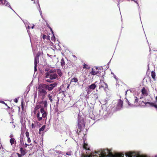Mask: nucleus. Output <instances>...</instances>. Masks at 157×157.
<instances>
[{"mask_svg":"<svg viewBox=\"0 0 157 157\" xmlns=\"http://www.w3.org/2000/svg\"><path fill=\"white\" fill-rule=\"evenodd\" d=\"M127 101H128L127 102H128V105H131V104L128 101V100H127Z\"/></svg>","mask_w":157,"mask_h":157,"instance_id":"6e6d98bb","label":"nucleus"},{"mask_svg":"<svg viewBox=\"0 0 157 157\" xmlns=\"http://www.w3.org/2000/svg\"><path fill=\"white\" fill-rule=\"evenodd\" d=\"M46 35L44 34L43 35V38L44 39L45 38V37H46Z\"/></svg>","mask_w":157,"mask_h":157,"instance_id":"a18cd8bd","label":"nucleus"},{"mask_svg":"<svg viewBox=\"0 0 157 157\" xmlns=\"http://www.w3.org/2000/svg\"><path fill=\"white\" fill-rule=\"evenodd\" d=\"M96 153L98 154L99 156L97 155H94V157H124L123 154L117 153L113 155V153L108 149H104L101 151L96 152Z\"/></svg>","mask_w":157,"mask_h":157,"instance_id":"f257e3e1","label":"nucleus"},{"mask_svg":"<svg viewBox=\"0 0 157 157\" xmlns=\"http://www.w3.org/2000/svg\"><path fill=\"white\" fill-rule=\"evenodd\" d=\"M95 98L96 99H97L98 98V95H97V94H95Z\"/></svg>","mask_w":157,"mask_h":157,"instance_id":"de8ad7c7","label":"nucleus"},{"mask_svg":"<svg viewBox=\"0 0 157 157\" xmlns=\"http://www.w3.org/2000/svg\"><path fill=\"white\" fill-rule=\"evenodd\" d=\"M33 26L31 27V28H32V29H33L34 28V26H35L34 25H33Z\"/></svg>","mask_w":157,"mask_h":157,"instance_id":"5fc2aeb1","label":"nucleus"},{"mask_svg":"<svg viewBox=\"0 0 157 157\" xmlns=\"http://www.w3.org/2000/svg\"><path fill=\"white\" fill-rule=\"evenodd\" d=\"M33 142L35 144H36L37 143L36 142V141L35 140H34Z\"/></svg>","mask_w":157,"mask_h":157,"instance_id":"bf43d9fd","label":"nucleus"},{"mask_svg":"<svg viewBox=\"0 0 157 157\" xmlns=\"http://www.w3.org/2000/svg\"><path fill=\"white\" fill-rule=\"evenodd\" d=\"M103 69H91L90 74L92 75H97L99 76H102L101 73L103 72Z\"/></svg>","mask_w":157,"mask_h":157,"instance_id":"39448f33","label":"nucleus"},{"mask_svg":"<svg viewBox=\"0 0 157 157\" xmlns=\"http://www.w3.org/2000/svg\"><path fill=\"white\" fill-rule=\"evenodd\" d=\"M20 151L23 156L25 155L26 152V149H24L22 147H21L20 148Z\"/></svg>","mask_w":157,"mask_h":157,"instance_id":"4468645a","label":"nucleus"},{"mask_svg":"<svg viewBox=\"0 0 157 157\" xmlns=\"http://www.w3.org/2000/svg\"><path fill=\"white\" fill-rule=\"evenodd\" d=\"M146 104H148L151 107H154L157 111V105L153 102H147Z\"/></svg>","mask_w":157,"mask_h":157,"instance_id":"ddd939ff","label":"nucleus"},{"mask_svg":"<svg viewBox=\"0 0 157 157\" xmlns=\"http://www.w3.org/2000/svg\"><path fill=\"white\" fill-rule=\"evenodd\" d=\"M25 134V135H26V136L27 137V138H28V137H29V132L27 131L26 132Z\"/></svg>","mask_w":157,"mask_h":157,"instance_id":"473e14b6","label":"nucleus"},{"mask_svg":"<svg viewBox=\"0 0 157 157\" xmlns=\"http://www.w3.org/2000/svg\"><path fill=\"white\" fill-rule=\"evenodd\" d=\"M61 65L62 67L65 65V62L63 58L61 60Z\"/></svg>","mask_w":157,"mask_h":157,"instance_id":"bb28decb","label":"nucleus"},{"mask_svg":"<svg viewBox=\"0 0 157 157\" xmlns=\"http://www.w3.org/2000/svg\"><path fill=\"white\" fill-rule=\"evenodd\" d=\"M46 25H47V27L48 28V27H50L49 25V24L48 23H46Z\"/></svg>","mask_w":157,"mask_h":157,"instance_id":"3c124183","label":"nucleus"},{"mask_svg":"<svg viewBox=\"0 0 157 157\" xmlns=\"http://www.w3.org/2000/svg\"><path fill=\"white\" fill-rule=\"evenodd\" d=\"M97 82H96L92 84L91 85H90V86H88L89 88L90 89H92V90H94L95 88L96 87V86L95 84V83H96Z\"/></svg>","mask_w":157,"mask_h":157,"instance_id":"dca6fc26","label":"nucleus"},{"mask_svg":"<svg viewBox=\"0 0 157 157\" xmlns=\"http://www.w3.org/2000/svg\"><path fill=\"white\" fill-rule=\"evenodd\" d=\"M18 98L17 99V98H16L14 100V101L16 103H17L18 102Z\"/></svg>","mask_w":157,"mask_h":157,"instance_id":"37998d69","label":"nucleus"},{"mask_svg":"<svg viewBox=\"0 0 157 157\" xmlns=\"http://www.w3.org/2000/svg\"><path fill=\"white\" fill-rule=\"evenodd\" d=\"M16 154L17 155L18 157H22L23 156L21 154H20L18 153H17Z\"/></svg>","mask_w":157,"mask_h":157,"instance_id":"4c0bfd02","label":"nucleus"},{"mask_svg":"<svg viewBox=\"0 0 157 157\" xmlns=\"http://www.w3.org/2000/svg\"><path fill=\"white\" fill-rule=\"evenodd\" d=\"M53 95L51 94H48V97L49 98V100L50 101L52 102L53 101V99L52 98Z\"/></svg>","mask_w":157,"mask_h":157,"instance_id":"393cba45","label":"nucleus"},{"mask_svg":"<svg viewBox=\"0 0 157 157\" xmlns=\"http://www.w3.org/2000/svg\"><path fill=\"white\" fill-rule=\"evenodd\" d=\"M155 100H156V101L157 102V96H156L155 97Z\"/></svg>","mask_w":157,"mask_h":157,"instance_id":"13d9d810","label":"nucleus"},{"mask_svg":"<svg viewBox=\"0 0 157 157\" xmlns=\"http://www.w3.org/2000/svg\"><path fill=\"white\" fill-rule=\"evenodd\" d=\"M136 98L134 100V102L136 103V104L137 103V102H138V99L136 97Z\"/></svg>","mask_w":157,"mask_h":157,"instance_id":"c9c22d12","label":"nucleus"},{"mask_svg":"<svg viewBox=\"0 0 157 157\" xmlns=\"http://www.w3.org/2000/svg\"><path fill=\"white\" fill-rule=\"evenodd\" d=\"M67 155H71V152H67L66 154Z\"/></svg>","mask_w":157,"mask_h":157,"instance_id":"58836bf2","label":"nucleus"},{"mask_svg":"<svg viewBox=\"0 0 157 157\" xmlns=\"http://www.w3.org/2000/svg\"><path fill=\"white\" fill-rule=\"evenodd\" d=\"M83 147L84 149H85L86 150H90V148L89 147L88 144L86 143H85V142H84Z\"/></svg>","mask_w":157,"mask_h":157,"instance_id":"a211bd4d","label":"nucleus"},{"mask_svg":"<svg viewBox=\"0 0 157 157\" xmlns=\"http://www.w3.org/2000/svg\"><path fill=\"white\" fill-rule=\"evenodd\" d=\"M38 108H39L38 107V106H37L36 107H35L34 108V110H35V111L34 112V114H36V111Z\"/></svg>","mask_w":157,"mask_h":157,"instance_id":"72a5a7b5","label":"nucleus"},{"mask_svg":"<svg viewBox=\"0 0 157 157\" xmlns=\"http://www.w3.org/2000/svg\"><path fill=\"white\" fill-rule=\"evenodd\" d=\"M151 76L154 81H155V73L154 71H152L151 72Z\"/></svg>","mask_w":157,"mask_h":157,"instance_id":"6ab92c4d","label":"nucleus"},{"mask_svg":"<svg viewBox=\"0 0 157 157\" xmlns=\"http://www.w3.org/2000/svg\"><path fill=\"white\" fill-rule=\"evenodd\" d=\"M53 37H51V40H55V37L54 36V34H53Z\"/></svg>","mask_w":157,"mask_h":157,"instance_id":"79ce46f5","label":"nucleus"},{"mask_svg":"<svg viewBox=\"0 0 157 157\" xmlns=\"http://www.w3.org/2000/svg\"><path fill=\"white\" fill-rule=\"evenodd\" d=\"M43 85L42 84H40L38 88V96L41 97L42 100L44 99L46 95L47 94V92L45 88H43Z\"/></svg>","mask_w":157,"mask_h":157,"instance_id":"f03ea898","label":"nucleus"},{"mask_svg":"<svg viewBox=\"0 0 157 157\" xmlns=\"http://www.w3.org/2000/svg\"><path fill=\"white\" fill-rule=\"evenodd\" d=\"M36 116L38 118V121H40L42 120V116H41L40 115V112L39 111L38 112V113L36 114Z\"/></svg>","mask_w":157,"mask_h":157,"instance_id":"f3484780","label":"nucleus"},{"mask_svg":"<svg viewBox=\"0 0 157 157\" xmlns=\"http://www.w3.org/2000/svg\"><path fill=\"white\" fill-rule=\"evenodd\" d=\"M0 103H2V104H4V103H5V102H4V101H0Z\"/></svg>","mask_w":157,"mask_h":157,"instance_id":"09e8293b","label":"nucleus"},{"mask_svg":"<svg viewBox=\"0 0 157 157\" xmlns=\"http://www.w3.org/2000/svg\"><path fill=\"white\" fill-rule=\"evenodd\" d=\"M0 2H1V4L2 5H4L5 6H6L8 7H10L11 10H12L13 11H14L11 8L10 6V5L9 3L6 0H0Z\"/></svg>","mask_w":157,"mask_h":157,"instance_id":"1a4fd4ad","label":"nucleus"},{"mask_svg":"<svg viewBox=\"0 0 157 157\" xmlns=\"http://www.w3.org/2000/svg\"><path fill=\"white\" fill-rule=\"evenodd\" d=\"M134 2H136V3L138 4V3L136 1H134Z\"/></svg>","mask_w":157,"mask_h":157,"instance_id":"338daca9","label":"nucleus"},{"mask_svg":"<svg viewBox=\"0 0 157 157\" xmlns=\"http://www.w3.org/2000/svg\"><path fill=\"white\" fill-rule=\"evenodd\" d=\"M25 26H26V27L27 29V32H28V33L29 34V29L30 28V27L29 25H28L27 24L26 25L25 24Z\"/></svg>","mask_w":157,"mask_h":157,"instance_id":"c85d7f7f","label":"nucleus"},{"mask_svg":"<svg viewBox=\"0 0 157 157\" xmlns=\"http://www.w3.org/2000/svg\"><path fill=\"white\" fill-rule=\"evenodd\" d=\"M27 142L28 143H29L31 142V140L30 137L27 138Z\"/></svg>","mask_w":157,"mask_h":157,"instance_id":"e433bc0d","label":"nucleus"},{"mask_svg":"<svg viewBox=\"0 0 157 157\" xmlns=\"http://www.w3.org/2000/svg\"><path fill=\"white\" fill-rule=\"evenodd\" d=\"M147 102H144V101H142L140 103V102L139 103V105L140 106H143L144 107H145L146 106V105L147 104H146Z\"/></svg>","mask_w":157,"mask_h":157,"instance_id":"aec40b11","label":"nucleus"},{"mask_svg":"<svg viewBox=\"0 0 157 157\" xmlns=\"http://www.w3.org/2000/svg\"><path fill=\"white\" fill-rule=\"evenodd\" d=\"M39 11L40 12V15L41 17H42L43 16H42V11H41V9H40V7H39Z\"/></svg>","mask_w":157,"mask_h":157,"instance_id":"f704fd0d","label":"nucleus"},{"mask_svg":"<svg viewBox=\"0 0 157 157\" xmlns=\"http://www.w3.org/2000/svg\"><path fill=\"white\" fill-rule=\"evenodd\" d=\"M10 142L12 146H13V144L15 145L16 144V140L14 138H10Z\"/></svg>","mask_w":157,"mask_h":157,"instance_id":"2eb2a0df","label":"nucleus"},{"mask_svg":"<svg viewBox=\"0 0 157 157\" xmlns=\"http://www.w3.org/2000/svg\"><path fill=\"white\" fill-rule=\"evenodd\" d=\"M37 69H34V70H35V71H37Z\"/></svg>","mask_w":157,"mask_h":157,"instance_id":"774afa93","label":"nucleus"},{"mask_svg":"<svg viewBox=\"0 0 157 157\" xmlns=\"http://www.w3.org/2000/svg\"><path fill=\"white\" fill-rule=\"evenodd\" d=\"M43 85V88H45L46 90H48L49 91H51L53 89L56 87L57 83L56 82H54L53 83L50 84L49 85H48L46 84L42 83Z\"/></svg>","mask_w":157,"mask_h":157,"instance_id":"20e7f679","label":"nucleus"},{"mask_svg":"<svg viewBox=\"0 0 157 157\" xmlns=\"http://www.w3.org/2000/svg\"><path fill=\"white\" fill-rule=\"evenodd\" d=\"M39 60V56H36L35 58V60H34V69H37V64L38 62H39L38 61Z\"/></svg>","mask_w":157,"mask_h":157,"instance_id":"f8f14e48","label":"nucleus"},{"mask_svg":"<svg viewBox=\"0 0 157 157\" xmlns=\"http://www.w3.org/2000/svg\"><path fill=\"white\" fill-rule=\"evenodd\" d=\"M82 157H88V156L85 155H82Z\"/></svg>","mask_w":157,"mask_h":157,"instance_id":"8fccbe9b","label":"nucleus"},{"mask_svg":"<svg viewBox=\"0 0 157 157\" xmlns=\"http://www.w3.org/2000/svg\"><path fill=\"white\" fill-rule=\"evenodd\" d=\"M99 67V68L100 69V68H101L102 69H103V67H102V66H101V67Z\"/></svg>","mask_w":157,"mask_h":157,"instance_id":"052dcab7","label":"nucleus"},{"mask_svg":"<svg viewBox=\"0 0 157 157\" xmlns=\"http://www.w3.org/2000/svg\"><path fill=\"white\" fill-rule=\"evenodd\" d=\"M4 104L5 105H6V106H8V105H7V104H6V103H4Z\"/></svg>","mask_w":157,"mask_h":157,"instance_id":"0e129e2a","label":"nucleus"},{"mask_svg":"<svg viewBox=\"0 0 157 157\" xmlns=\"http://www.w3.org/2000/svg\"><path fill=\"white\" fill-rule=\"evenodd\" d=\"M48 28L50 29L51 30V29H52V28L50 26L49 27H48Z\"/></svg>","mask_w":157,"mask_h":157,"instance_id":"680f3d73","label":"nucleus"},{"mask_svg":"<svg viewBox=\"0 0 157 157\" xmlns=\"http://www.w3.org/2000/svg\"><path fill=\"white\" fill-rule=\"evenodd\" d=\"M40 112L42 114V117L43 118H45L46 117L47 114L46 112L44 111V109L43 108H41Z\"/></svg>","mask_w":157,"mask_h":157,"instance_id":"9b49d317","label":"nucleus"},{"mask_svg":"<svg viewBox=\"0 0 157 157\" xmlns=\"http://www.w3.org/2000/svg\"><path fill=\"white\" fill-rule=\"evenodd\" d=\"M123 105V101L121 99H119L118 100V103L116 107V111H117L120 109L122 107Z\"/></svg>","mask_w":157,"mask_h":157,"instance_id":"6e6552de","label":"nucleus"},{"mask_svg":"<svg viewBox=\"0 0 157 157\" xmlns=\"http://www.w3.org/2000/svg\"><path fill=\"white\" fill-rule=\"evenodd\" d=\"M45 127V125H43L41 128H40L39 130V133L40 134V132L41 131H43L44 130Z\"/></svg>","mask_w":157,"mask_h":157,"instance_id":"a878e982","label":"nucleus"},{"mask_svg":"<svg viewBox=\"0 0 157 157\" xmlns=\"http://www.w3.org/2000/svg\"><path fill=\"white\" fill-rule=\"evenodd\" d=\"M142 95L143 96H146L148 94V90L145 87H143L141 90Z\"/></svg>","mask_w":157,"mask_h":157,"instance_id":"9d476101","label":"nucleus"},{"mask_svg":"<svg viewBox=\"0 0 157 157\" xmlns=\"http://www.w3.org/2000/svg\"><path fill=\"white\" fill-rule=\"evenodd\" d=\"M51 31L52 33L53 34V31L52 30V29H51V30H50Z\"/></svg>","mask_w":157,"mask_h":157,"instance_id":"4d7b16f0","label":"nucleus"},{"mask_svg":"<svg viewBox=\"0 0 157 157\" xmlns=\"http://www.w3.org/2000/svg\"><path fill=\"white\" fill-rule=\"evenodd\" d=\"M95 67V69H98V67Z\"/></svg>","mask_w":157,"mask_h":157,"instance_id":"e2e57ef3","label":"nucleus"},{"mask_svg":"<svg viewBox=\"0 0 157 157\" xmlns=\"http://www.w3.org/2000/svg\"><path fill=\"white\" fill-rule=\"evenodd\" d=\"M13 135H12V134H11L10 136V138H13Z\"/></svg>","mask_w":157,"mask_h":157,"instance_id":"49530a36","label":"nucleus"},{"mask_svg":"<svg viewBox=\"0 0 157 157\" xmlns=\"http://www.w3.org/2000/svg\"><path fill=\"white\" fill-rule=\"evenodd\" d=\"M78 79L77 78L75 77H74V78H72L71 80V81L70 83L74 82H78Z\"/></svg>","mask_w":157,"mask_h":157,"instance_id":"4be33fe9","label":"nucleus"},{"mask_svg":"<svg viewBox=\"0 0 157 157\" xmlns=\"http://www.w3.org/2000/svg\"><path fill=\"white\" fill-rule=\"evenodd\" d=\"M125 155L126 156V157H133L132 153L130 152L126 153Z\"/></svg>","mask_w":157,"mask_h":157,"instance_id":"5701e85b","label":"nucleus"},{"mask_svg":"<svg viewBox=\"0 0 157 157\" xmlns=\"http://www.w3.org/2000/svg\"><path fill=\"white\" fill-rule=\"evenodd\" d=\"M43 104L44 105V107H46L47 105V101L46 100H45L44 101H43Z\"/></svg>","mask_w":157,"mask_h":157,"instance_id":"c756f323","label":"nucleus"},{"mask_svg":"<svg viewBox=\"0 0 157 157\" xmlns=\"http://www.w3.org/2000/svg\"><path fill=\"white\" fill-rule=\"evenodd\" d=\"M111 74H112L113 75V77H114V78H115L116 80H117V76H116V75H114V74H113V72H111Z\"/></svg>","mask_w":157,"mask_h":157,"instance_id":"a19ab883","label":"nucleus"},{"mask_svg":"<svg viewBox=\"0 0 157 157\" xmlns=\"http://www.w3.org/2000/svg\"><path fill=\"white\" fill-rule=\"evenodd\" d=\"M47 56H49V57H51V56H51V55H50L49 54H47Z\"/></svg>","mask_w":157,"mask_h":157,"instance_id":"864d4df0","label":"nucleus"},{"mask_svg":"<svg viewBox=\"0 0 157 157\" xmlns=\"http://www.w3.org/2000/svg\"><path fill=\"white\" fill-rule=\"evenodd\" d=\"M78 126L80 128L81 127H85V124L84 123V120L82 117L81 116H78Z\"/></svg>","mask_w":157,"mask_h":157,"instance_id":"423d86ee","label":"nucleus"},{"mask_svg":"<svg viewBox=\"0 0 157 157\" xmlns=\"http://www.w3.org/2000/svg\"><path fill=\"white\" fill-rule=\"evenodd\" d=\"M24 105H25L24 103L23 104V102L22 101L21 102V108L23 110H24Z\"/></svg>","mask_w":157,"mask_h":157,"instance_id":"2f4dec72","label":"nucleus"},{"mask_svg":"<svg viewBox=\"0 0 157 157\" xmlns=\"http://www.w3.org/2000/svg\"><path fill=\"white\" fill-rule=\"evenodd\" d=\"M108 87V86L107 84L103 82L102 80H101L99 83V89H100L102 88L104 89L105 90L106 88H107Z\"/></svg>","mask_w":157,"mask_h":157,"instance_id":"0eeeda50","label":"nucleus"},{"mask_svg":"<svg viewBox=\"0 0 157 157\" xmlns=\"http://www.w3.org/2000/svg\"><path fill=\"white\" fill-rule=\"evenodd\" d=\"M90 68V67H88V65H87L85 64L83 66V69H89Z\"/></svg>","mask_w":157,"mask_h":157,"instance_id":"7c9ffc66","label":"nucleus"},{"mask_svg":"<svg viewBox=\"0 0 157 157\" xmlns=\"http://www.w3.org/2000/svg\"><path fill=\"white\" fill-rule=\"evenodd\" d=\"M72 56H73L76 59H77V57H76L75 55H72Z\"/></svg>","mask_w":157,"mask_h":157,"instance_id":"603ef678","label":"nucleus"},{"mask_svg":"<svg viewBox=\"0 0 157 157\" xmlns=\"http://www.w3.org/2000/svg\"><path fill=\"white\" fill-rule=\"evenodd\" d=\"M78 128H77L76 130V132L78 133V134L79 135V133L80 132H81L82 131V127H81L80 128H79L78 127Z\"/></svg>","mask_w":157,"mask_h":157,"instance_id":"412c9836","label":"nucleus"},{"mask_svg":"<svg viewBox=\"0 0 157 157\" xmlns=\"http://www.w3.org/2000/svg\"><path fill=\"white\" fill-rule=\"evenodd\" d=\"M45 77L46 78H49L50 79H47L46 81L48 82H51V80L55 79L58 77V75L54 73V71L51 70L47 72L46 74Z\"/></svg>","mask_w":157,"mask_h":157,"instance_id":"7ed1b4c3","label":"nucleus"},{"mask_svg":"<svg viewBox=\"0 0 157 157\" xmlns=\"http://www.w3.org/2000/svg\"><path fill=\"white\" fill-rule=\"evenodd\" d=\"M22 134H21V135L20 138V142L21 144H24V139H23V137H24V135L23 134L22 136H21Z\"/></svg>","mask_w":157,"mask_h":157,"instance_id":"b1692460","label":"nucleus"},{"mask_svg":"<svg viewBox=\"0 0 157 157\" xmlns=\"http://www.w3.org/2000/svg\"><path fill=\"white\" fill-rule=\"evenodd\" d=\"M45 71H48V69H45Z\"/></svg>","mask_w":157,"mask_h":157,"instance_id":"69168bd1","label":"nucleus"},{"mask_svg":"<svg viewBox=\"0 0 157 157\" xmlns=\"http://www.w3.org/2000/svg\"><path fill=\"white\" fill-rule=\"evenodd\" d=\"M29 145H31V144H28L26 143H25L24 145V147L25 148H26L28 146H29Z\"/></svg>","mask_w":157,"mask_h":157,"instance_id":"ea45409f","label":"nucleus"},{"mask_svg":"<svg viewBox=\"0 0 157 157\" xmlns=\"http://www.w3.org/2000/svg\"><path fill=\"white\" fill-rule=\"evenodd\" d=\"M34 127H34V124L33 123H32V128H34Z\"/></svg>","mask_w":157,"mask_h":157,"instance_id":"c03bdc74","label":"nucleus"},{"mask_svg":"<svg viewBox=\"0 0 157 157\" xmlns=\"http://www.w3.org/2000/svg\"><path fill=\"white\" fill-rule=\"evenodd\" d=\"M57 73L60 76H61L62 75V73L61 72V71L60 70V69H57Z\"/></svg>","mask_w":157,"mask_h":157,"instance_id":"cd10ccee","label":"nucleus"}]
</instances>
